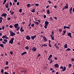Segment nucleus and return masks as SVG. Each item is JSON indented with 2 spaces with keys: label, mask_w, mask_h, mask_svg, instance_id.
I'll return each mask as SVG.
<instances>
[{
  "label": "nucleus",
  "mask_w": 74,
  "mask_h": 74,
  "mask_svg": "<svg viewBox=\"0 0 74 74\" xmlns=\"http://www.w3.org/2000/svg\"><path fill=\"white\" fill-rule=\"evenodd\" d=\"M31 27H33V26H34V24H32V25H31Z\"/></svg>",
  "instance_id": "e2e57ef3"
},
{
  "label": "nucleus",
  "mask_w": 74,
  "mask_h": 74,
  "mask_svg": "<svg viewBox=\"0 0 74 74\" xmlns=\"http://www.w3.org/2000/svg\"><path fill=\"white\" fill-rule=\"evenodd\" d=\"M17 29H16V30H17V31H18V30H19V29H20V26L19 27H17Z\"/></svg>",
  "instance_id": "2f4dec72"
},
{
  "label": "nucleus",
  "mask_w": 74,
  "mask_h": 74,
  "mask_svg": "<svg viewBox=\"0 0 74 74\" xmlns=\"http://www.w3.org/2000/svg\"><path fill=\"white\" fill-rule=\"evenodd\" d=\"M50 6V5H49L48 6H47L46 8H49V7Z\"/></svg>",
  "instance_id": "c03bdc74"
},
{
  "label": "nucleus",
  "mask_w": 74,
  "mask_h": 74,
  "mask_svg": "<svg viewBox=\"0 0 74 74\" xmlns=\"http://www.w3.org/2000/svg\"><path fill=\"white\" fill-rule=\"evenodd\" d=\"M7 37V36L6 35H5V36H3L2 37V38H5V37Z\"/></svg>",
  "instance_id": "b1692460"
},
{
  "label": "nucleus",
  "mask_w": 74,
  "mask_h": 74,
  "mask_svg": "<svg viewBox=\"0 0 74 74\" xmlns=\"http://www.w3.org/2000/svg\"><path fill=\"white\" fill-rule=\"evenodd\" d=\"M59 32H62V29H60L59 30Z\"/></svg>",
  "instance_id": "c9c22d12"
},
{
  "label": "nucleus",
  "mask_w": 74,
  "mask_h": 74,
  "mask_svg": "<svg viewBox=\"0 0 74 74\" xmlns=\"http://www.w3.org/2000/svg\"><path fill=\"white\" fill-rule=\"evenodd\" d=\"M63 69L62 70V71H64L66 70V67L65 66H64V68H63Z\"/></svg>",
  "instance_id": "f3484780"
},
{
  "label": "nucleus",
  "mask_w": 74,
  "mask_h": 74,
  "mask_svg": "<svg viewBox=\"0 0 74 74\" xmlns=\"http://www.w3.org/2000/svg\"><path fill=\"white\" fill-rule=\"evenodd\" d=\"M35 9H32V10L31 12H35Z\"/></svg>",
  "instance_id": "a878e982"
},
{
  "label": "nucleus",
  "mask_w": 74,
  "mask_h": 74,
  "mask_svg": "<svg viewBox=\"0 0 74 74\" xmlns=\"http://www.w3.org/2000/svg\"><path fill=\"white\" fill-rule=\"evenodd\" d=\"M48 46L49 47H52V45H51V43H49L48 44Z\"/></svg>",
  "instance_id": "cd10ccee"
},
{
  "label": "nucleus",
  "mask_w": 74,
  "mask_h": 74,
  "mask_svg": "<svg viewBox=\"0 0 74 74\" xmlns=\"http://www.w3.org/2000/svg\"><path fill=\"white\" fill-rule=\"evenodd\" d=\"M49 44H51V40H49Z\"/></svg>",
  "instance_id": "13d9d810"
},
{
  "label": "nucleus",
  "mask_w": 74,
  "mask_h": 74,
  "mask_svg": "<svg viewBox=\"0 0 74 74\" xmlns=\"http://www.w3.org/2000/svg\"><path fill=\"white\" fill-rule=\"evenodd\" d=\"M27 53V52L26 51H25L23 53H21V55H24L25 54H26Z\"/></svg>",
  "instance_id": "dca6fc26"
},
{
  "label": "nucleus",
  "mask_w": 74,
  "mask_h": 74,
  "mask_svg": "<svg viewBox=\"0 0 74 74\" xmlns=\"http://www.w3.org/2000/svg\"><path fill=\"white\" fill-rule=\"evenodd\" d=\"M8 61H6V65H8Z\"/></svg>",
  "instance_id": "49530a36"
},
{
  "label": "nucleus",
  "mask_w": 74,
  "mask_h": 74,
  "mask_svg": "<svg viewBox=\"0 0 74 74\" xmlns=\"http://www.w3.org/2000/svg\"><path fill=\"white\" fill-rule=\"evenodd\" d=\"M9 32L10 33V36H12V37H13L14 36H15V35L16 34L15 33H14V32L12 31H10Z\"/></svg>",
  "instance_id": "f03ea898"
},
{
  "label": "nucleus",
  "mask_w": 74,
  "mask_h": 74,
  "mask_svg": "<svg viewBox=\"0 0 74 74\" xmlns=\"http://www.w3.org/2000/svg\"><path fill=\"white\" fill-rule=\"evenodd\" d=\"M3 44H6V42H5L3 41L2 42Z\"/></svg>",
  "instance_id": "bf43d9fd"
},
{
  "label": "nucleus",
  "mask_w": 74,
  "mask_h": 74,
  "mask_svg": "<svg viewBox=\"0 0 74 74\" xmlns=\"http://www.w3.org/2000/svg\"><path fill=\"white\" fill-rule=\"evenodd\" d=\"M67 44H66L64 46V48H67Z\"/></svg>",
  "instance_id": "412c9836"
},
{
  "label": "nucleus",
  "mask_w": 74,
  "mask_h": 74,
  "mask_svg": "<svg viewBox=\"0 0 74 74\" xmlns=\"http://www.w3.org/2000/svg\"><path fill=\"white\" fill-rule=\"evenodd\" d=\"M14 38H12L9 41V43L12 44L14 43Z\"/></svg>",
  "instance_id": "7ed1b4c3"
},
{
  "label": "nucleus",
  "mask_w": 74,
  "mask_h": 74,
  "mask_svg": "<svg viewBox=\"0 0 74 74\" xmlns=\"http://www.w3.org/2000/svg\"><path fill=\"white\" fill-rule=\"evenodd\" d=\"M18 25H19V24H18V23H16V24H15L14 25V26L15 28H16H16H18V26H19Z\"/></svg>",
  "instance_id": "6e6552de"
},
{
  "label": "nucleus",
  "mask_w": 74,
  "mask_h": 74,
  "mask_svg": "<svg viewBox=\"0 0 74 74\" xmlns=\"http://www.w3.org/2000/svg\"><path fill=\"white\" fill-rule=\"evenodd\" d=\"M5 5L6 8H8L9 7V3H6L5 4Z\"/></svg>",
  "instance_id": "423d86ee"
},
{
  "label": "nucleus",
  "mask_w": 74,
  "mask_h": 74,
  "mask_svg": "<svg viewBox=\"0 0 74 74\" xmlns=\"http://www.w3.org/2000/svg\"><path fill=\"white\" fill-rule=\"evenodd\" d=\"M71 62H74V58H72V59H71Z\"/></svg>",
  "instance_id": "72a5a7b5"
},
{
  "label": "nucleus",
  "mask_w": 74,
  "mask_h": 74,
  "mask_svg": "<svg viewBox=\"0 0 74 74\" xmlns=\"http://www.w3.org/2000/svg\"><path fill=\"white\" fill-rule=\"evenodd\" d=\"M49 22H48V21H45V29L47 28V26L49 24Z\"/></svg>",
  "instance_id": "f257e3e1"
},
{
  "label": "nucleus",
  "mask_w": 74,
  "mask_h": 74,
  "mask_svg": "<svg viewBox=\"0 0 74 74\" xmlns=\"http://www.w3.org/2000/svg\"><path fill=\"white\" fill-rule=\"evenodd\" d=\"M0 47H2V48H4V46L3 45V44H0Z\"/></svg>",
  "instance_id": "4be33fe9"
},
{
  "label": "nucleus",
  "mask_w": 74,
  "mask_h": 74,
  "mask_svg": "<svg viewBox=\"0 0 74 74\" xmlns=\"http://www.w3.org/2000/svg\"><path fill=\"white\" fill-rule=\"evenodd\" d=\"M53 62V61L52 60V59H51L50 60V63H52Z\"/></svg>",
  "instance_id": "a19ab883"
},
{
  "label": "nucleus",
  "mask_w": 74,
  "mask_h": 74,
  "mask_svg": "<svg viewBox=\"0 0 74 74\" xmlns=\"http://www.w3.org/2000/svg\"><path fill=\"white\" fill-rule=\"evenodd\" d=\"M21 32H24V31H25V30H24V29H21Z\"/></svg>",
  "instance_id": "5fc2aeb1"
},
{
  "label": "nucleus",
  "mask_w": 74,
  "mask_h": 74,
  "mask_svg": "<svg viewBox=\"0 0 74 74\" xmlns=\"http://www.w3.org/2000/svg\"><path fill=\"white\" fill-rule=\"evenodd\" d=\"M7 20H11V18L10 17H9L7 18Z\"/></svg>",
  "instance_id": "0e129e2a"
},
{
  "label": "nucleus",
  "mask_w": 74,
  "mask_h": 74,
  "mask_svg": "<svg viewBox=\"0 0 74 74\" xmlns=\"http://www.w3.org/2000/svg\"><path fill=\"white\" fill-rule=\"evenodd\" d=\"M72 66V64H69L68 66L69 67V68H71V67Z\"/></svg>",
  "instance_id": "bb28decb"
},
{
  "label": "nucleus",
  "mask_w": 74,
  "mask_h": 74,
  "mask_svg": "<svg viewBox=\"0 0 74 74\" xmlns=\"http://www.w3.org/2000/svg\"><path fill=\"white\" fill-rule=\"evenodd\" d=\"M35 5H36V6H38V5H39V4L38 3H36L35 4Z\"/></svg>",
  "instance_id": "3c124183"
},
{
  "label": "nucleus",
  "mask_w": 74,
  "mask_h": 74,
  "mask_svg": "<svg viewBox=\"0 0 74 74\" xmlns=\"http://www.w3.org/2000/svg\"><path fill=\"white\" fill-rule=\"evenodd\" d=\"M4 41L5 42H7V40L5 39H3Z\"/></svg>",
  "instance_id": "473e14b6"
},
{
  "label": "nucleus",
  "mask_w": 74,
  "mask_h": 74,
  "mask_svg": "<svg viewBox=\"0 0 74 74\" xmlns=\"http://www.w3.org/2000/svg\"><path fill=\"white\" fill-rule=\"evenodd\" d=\"M31 25H32V23H31V22H29V24L28 25V26H30Z\"/></svg>",
  "instance_id": "ea45409f"
},
{
  "label": "nucleus",
  "mask_w": 74,
  "mask_h": 74,
  "mask_svg": "<svg viewBox=\"0 0 74 74\" xmlns=\"http://www.w3.org/2000/svg\"><path fill=\"white\" fill-rule=\"evenodd\" d=\"M7 14L5 13H3L1 15V16H2V17L4 16V18H7Z\"/></svg>",
  "instance_id": "20e7f679"
},
{
  "label": "nucleus",
  "mask_w": 74,
  "mask_h": 74,
  "mask_svg": "<svg viewBox=\"0 0 74 74\" xmlns=\"http://www.w3.org/2000/svg\"><path fill=\"white\" fill-rule=\"evenodd\" d=\"M4 0V1H3V5H4L5 4V3H6V2H7V1H5V0Z\"/></svg>",
  "instance_id": "c756f323"
},
{
  "label": "nucleus",
  "mask_w": 74,
  "mask_h": 74,
  "mask_svg": "<svg viewBox=\"0 0 74 74\" xmlns=\"http://www.w3.org/2000/svg\"><path fill=\"white\" fill-rule=\"evenodd\" d=\"M54 8H57V6H56V5H55V6H54Z\"/></svg>",
  "instance_id": "774afa93"
},
{
  "label": "nucleus",
  "mask_w": 74,
  "mask_h": 74,
  "mask_svg": "<svg viewBox=\"0 0 74 74\" xmlns=\"http://www.w3.org/2000/svg\"><path fill=\"white\" fill-rule=\"evenodd\" d=\"M4 28H5V27L4 26H2V30H4Z\"/></svg>",
  "instance_id": "a18cd8bd"
},
{
  "label": "nucleus",
  "mask_w": 74,
  "mask_h": 74,
  "mask_svg": "<svg viewBox=\"0 0 74 74\" xmlns=\"http://www.w3.org/2000/svg\"><path fill=\"white\" fill-rule=\"evenodd\" d=\"M54 66L55 67H59V65H58V64H56Z\"/></svg>",
  "instance_id": "2eb2a0df"
},
{
  "label": "nucleus",
  "mask_w": 74,
  "mask_h": 74,
  "mask_svg": "<svg viewBox=\"0 0 74 74\" xmlns=\"http://www.w3.org/2000/svg\"><path fill=\"white\" fill-rule=\"evenodd\" d=\"M47 14H50V12L49 9H48L47 10Z\"/></svg>",
  "instance_id": "6ab92c4d"
},
{
  "label": "nucleus",
  "mask_w": 74,
  "mask_h": 74,
  "mask_svg": "<svg viewBox=\"0 0 74 74\" xmlns=\"http://www.w3.org/2000/svg\"><path fill=\"white\" fill-rule=\"evenodd\" d=\"M49 19L51 21H53V18H52V17H50Z\"/></svg>",
  "instance_id": "5701e85b"
},
{
  "label": "nucleus",
  "mask_w": 74,
  "mask_h": 74,
  "mask_svg": "<svg viewBox=\"0 0 74 74\" xmlns=\"http://www.w3.org/2000/svg\"><path fill=\"white\" fill-rule=\"evenodd\" d=\"M53 36L52 35V34H51L50 35V37L51 38V40H55V39H54V38H55L54 36Z\"/></svg>",
  "instance_id": "0eeeda50"
},
{
  "label": "nucleus",
  "mask_w": 74,
  "mask_h": 74,
  "mask_svg": "<svg viewBox=\"0 0 74 74\" xmlns=\"http://www.w3.org/2000/svg\"><path fill=\"white\" fill-rule=\"evenodd\" d=\"M53 18H54V19H55V20H57L58 19L57 18V17H54Z\"/></svg>",
  "instance_id": "6e6d98bb"
},
{
  "label": "nucleus",
  "mask_w": 74,
  "mask_h": 74,
  "mask_svg": "<svg viewBox=\"0 0 74 74\" xmlns=\"http://www.w3.org/2000/svg\"><path fill=\"white\" fill-rule=\"evenodd\" d=\"M71 51V49H70L69 48H68L67 49H66V51Z\"/></svg>",
  "instance_id": "7c9ffc66"
},
{
  "label": "nucleus",
  "mask_w": 74,
  "mask_h": 74,
  "mask_svg": "<svg viewBox=\"0 0 74 74\" xmlns=\"http://www.w3.org/2000/svg\"><path fill=\"white\" fill-rule=\"evenodd\" d=\"M73 10V8L72 7H71V8L69 9V11L70 12V14H72V10Z\"/></svg>",
  "instance_id": "1a4fd4ad"
},
{
  "label": "nucleus",
  "mask_w": 74,
  "mask_h": 74,
  "mask_svg": "<svg viewBox=\"0 0 74 74\" xmlns=\"http://www.w3.org/2000/svg\"><path fill=\"white\" fill-rule=\"evenodd\" d=\"M10 53L11 54V55H12L13 54V52H12V51H10Z\"/></svg>",
  "instance_id": "4c0bfd02"
},
{
  "label": "nucleus",
  "mask_w": 74,
  "mask_h": 74,
  "mask_svg": "<svg viewBox=\"0 0 74 74\" xmlns=\"http://www.w3.org/2000/svg\"><path fill=\"white\" fill-rule=\"evenodd\" d=\"M22 11V9H20L19 10V12H21Z\"/></svg>",
  "instance_id": "f704fd0d"
},
{
  "label": "nucleus",
  "mask_w": 74,
  "mask_h": 74,
  "mask_svg": "<svg viewBox=\"0 0 74 74\" xmlns=\"http://www.w3.org/2000/svg\"><path fill=\"white\" fill-rule=\"evenodd\" d=\"M5 69H9V67H8V66H6L5 67Z\"/></svg>",
  "instance_id": "58836bf2"
},
{
  "label": "nucleus",
  "mask_w": 74,
  "mask_h": 74,
  "mask_svg": "<svg viewBox=\"0 0 74 74\" xmlns=\"http://www.w3.org/2000/svg\"><path fill=\"white\" fill-rule=\"evenodd\" d=\"M13 14H14V12H13L11 13V15H13Z\"/></svg>",
  "instance_id": "69168bd1"
},
{
  "label": "nucleus",
  "mask_w": 74,
  "mask_h": 74,
  "mask_svg": "<svg viewBox=\"0 0 74 74\" xmlns=\"http://www.w3.org/2000/svg\"><path fill=\"white\" fill-rule=\"evenodd\" d=\"M1 72V73H3L4 72V70L3 69H2Z\"/></svg>",
  "instance_id": "8fccbe9b"
},
{
  "label": "nucleus",
  "mask_w": 74,
  "mask_h": 74,
  "mask_svg": "<svg viewBox=\"0 0 74 74\" xmlns=\"http://www.w3.org/2000/svg\"><path fill=\"white\" fill-rule=\"evenodd\" d=\"M67 36H69L70 37H71V34L70 32L68 33L67 34Z\"/></svg>",
  "instance_id": "ddd939ff"
},
{
  "label": "nucleus",
  "mask_w": 74,
  "mask_h": 74,
  "mask_svg": "<svg viewBox=\"0 0 74 74\" xmlns=\"http://www.w3.org/2000/svg\"><path fill=\"white\" fill-rule=\"evenodd\" d=\"M26 38L27 39V40H30L31 38L29 36H26Z\"/></svg>",
  "instance_id": "9d476101"
},
{
  "label": "nucleus",
  "mask_w": 74,
  "mask_h": 74,
  "mask_svg": "<svg viewBox=\"0 0 74 74\" xmlns=\"http://www.w3.org/2000/svg\"><path fill=\"white\" fill-rule=\"evenodd\" d=\"M9 4L10 5H11H11H12V2H10L9 3Z\"/></svg>",
  "instance_id": "864d4df0"
},
{
  "label": "nucleus",
  "mask_w": 74,
  "mask_h": 74,
  "mask_svg": "<svg viewBox=\"0 0 74 74\" xmlns=\"http://www.w3.org/2000/svg\"><path fill=\"white\" fill-rule=\"evenodd\" d=\"M54 59L55 60H57V59H58V58L56 57H55Z\"/></svg>",
  "instance_id": "338daca9"
},
{
  "label": "nucleus",
  "mask_w": 74,
  "mask_h": 74,
  "mask_svg": "<svg viewBox=\"0 0 74 74\" xmlns=\"http://www.w3.org/2000/svg\"><path fill=\"white\" fill-rule=\"evenodd\" d=\"M43 38L44 40L46 42H47V38H46V37L45 36H43Z\"/></svg>",
  "instance_id": "9b49d317"
},
{
  "label": "nucleus",
  "mask_w": 74,
  "mask_h": 74,
  "mask_svg": "<svg viewBox=\"0 0 74 74\" xmlns=\"http://www.w3.org/2000/svg\"><path fill=\"white\" fill-rule=\"evenodd\" d=\"M31 38L33 40H34V37H33V36H31Z\"/></svg>",
  "instance_id": "79ce46f5"
},
{
  "label": "nucleus",
  "mask_w": 74,
  "mask_h": 74,
  "mask_svg": "<svg viewBox=\"0 0 74 74\" xmlns=\"http://www.w3.org/2000/svg\"><path fill=\"white\" fill-rule=\"evenodd\" d=\"M4 74H9V73H7V72H4Z\"/></svg>",
  "instance_id": "052dcab7"
},
{
  "label": "nucleus",
  "mask_w": 74,
  "mask_h": 74,
  "mask_svg": "<svg viewBox=\"0 0 74 74\" xmlns=\"http://www.w3.org/2000/svg\"><path fill=\"white\" fill-rule=\"evenodd\" d=\"M37 50V48L36 47H33L32 48V51H33V52H35V51H36Z\"/></svg>",
  "instance_id": "39448f33"
},
{
  "label": "nucleus",
  "mask_w": 74,
  "mask_h": 74,
  "mask_svg": "<svg viewBox=\"0 0 74 74\" xmlns=\"http://www.w3.org/2000/svg\"><path fill=\"white\" fill-rule=\"evenodd\" d=\"M47 17V16H46V15L45 14L44 16V18H46V17Z\"/></svg>",
  "instance_id": "603ef678"
},
{
  "label": "nucleus",
  "mask_w": 74,
  "mask_h": 74,
  "mask_svg": "<svg viewBox=\"0 0 74 74\" xmlns=\"http://www.w3.org/2000/svg\"><path fill=\"white\" fill-rule=\"evenodd\" d=\"M52 54H51L49 57V59H51V58H52Z\"/></svg>",
  "instance_id": "393cba45"
},
{
  "label": "nucleus",
  "mask_w": 74,
  "mask_h": 74,
  "mask_svg": "<svg viewBox=\"0 0 74 74\" xmlns=\"http://www.w3.org/2000/svg\"><path fill=\"white\" fill-rule=\"evenodd\" d=\"M9 27H10V28H11V29H12V25H10Z\"/></svg>",
  "instance_id": "37998d69"
},
{
  "label": "nucleus",
  "mask_w": 74,
  "mask_h": 74,
  "mask_svg": "<svg viewBox=\"0 0 74 74\" xmlns=\"http://www.w3.org/2000/svg\"><path fill=\"white\" fill-rule=\"evenodd\" d=\"M29 48V47L27 46L25 47V49H27V50H28Z\"/></svg>",
  "instance_id": "aec40b11"
},
{
  "label": "nucleus",
  "mask_w": 74,
  "mask_h": 74,
  "mask_svg": "<svg viewBox=\"0 0 74 74\" xmlns=\"http://www.w3.org/2000/svg\"><path fill=\"white\" fill-rule=\"evenodd\" d=\"M30 5V4H28L27 5V7H29Z\"/></svg>",
  "instance_id": "e433bc0d"
},
{
  "label": "nucleus",
  "mask_w": 74,
  "mask_h": 74,
  "mask_svg": "<svg viewBox=\"0 0 74 74\" xmlns=\"http://www.w3.org/2000/svg\"><path fill=\"white\" fill-rule=\"evenodd\" d=\"M19 5V2H18L17 3V5Z\"/></svg>",
  "instance_id": "de8ad7c7"
},
{
  "label": "nucleus",
  "mask_w": 74,
  "mask_h": 74,
  "mask_svg": "<svg viewBox=\"0 0 74 74\" xmlns=\"http://www.w3.org/2000/svg\"><path fill=\"white\" fill-rule=\"evenodd\" d=\"M63 33H62V36H64V35L65 34H66V31H63Z\"/></svg>",
  "instance_id": "a211bd4d"
},
{
  "label": "nucleus",
  "mask_w": 74,
  "mask_h": 74,
  "mask_svg": "<svg viewBox=\"0 0 74 74\" xmlns=\"http://www.w3.org/2000/svg\"><path fill=\"white\" fill-rule=\"evenodd\" d=\"M41 56V54H38V57H39V56Z\"/></svg>",
  "instance_id": "4d7b16f0"
},
{
  "label": "nucleus",
  "mask_w": 74,
  "mask_h": 74,
  "mask_svg": "<svg viewBox=\"0 0 74 74\" xmlns=\"http://www.w3.org/2000/svg\"><path fill=\"white\" fill-rule=\"evenodd\" d=\"M34 23L36 24V25H38L39 23L38 22L36 21H34Z\"/></svg>",
  "instance_id": "c85d7f7f"
},
{
  "label": "nucleus",
  "mask_w": 74,
  "mask_h": 74,
  "mask_svg": "<svg viewBox=\"0 0 74 74\" xmlns=\"http://www.w3.org/2000/svg\"><path fill=\"white\" fill-rule=\"evenodd\" d=\"M48 47V45H47V44H45L43 45H42L41 46V47Z\"/></svg>",
  "instance_id": "4468645a"
},
{
  "label": "nucleus",
  "mask_w": 74,
  "mask_h": 74,
  "mask_svg": "<svg viewBox=\"0 0 74 74\" xmlns=\"http://www.w3.org/2000/svg\"><path fill=\"white\" fill-rule=\"evenodd\" d=\"M65 8H68V6H67V5H66L64 6V7Z\"/></svg>",
  "instance_id": "09e8293b"
},
{
  "label": "nucleus",
  "mask_w": 74,
  "mask_h": 74,
  "mask_svg": "<svg viewBox=\"0 0 74 74\" xmlns=\"http://www.w3.org/2000/svg\"><path fill=\"white\" fill-rule=\"evenodd\" d=\"M34 38H36V37H37V36L36 35H34V36H33Z\"/></svg>",
  "instance_id": "680f3d73"
},
{
  "label": "nucleus",
  "mask_w": 74,
  "mask_h": 74,
  "mask_svg": "<svg viewBox=\"0 0 74 74\" xmlns=\"http://www.w3.org/2000/svg\"><path fill=\"white\" fill-rule=\"evenodd\" d=\"M70 27L65 26H64V29H70Z\"/></svg>",
  "instance_id": "f8f14e48"
}]
</instances>
